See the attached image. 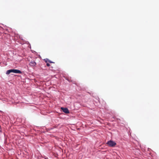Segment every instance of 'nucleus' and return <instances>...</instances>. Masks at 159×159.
<instances>
[{"label":"nucleus","instance_id":"f257e3e1","mask_svg":"<svg viewBox=\"0 0 159 159\" xmlns=\"http://www.w3.org/2000/svg\"><path fill=\"white\" fill-rule=\"evenodd\" d=\"M11 72L20 74H21L22 73L21 72L20 70L17 69H11L8 70L7 71L6 74L9 75Z\"/></svg>","mask_w":159,"mask_h":159},{"label":"nucleus","instance_id":"f03ea898","mask_svg":"<svg viewBox=\"0 0 159 159\" xmlns=\"http://www.w3.org/2000/svg\"><path fill=\"white\" fill-rule=\"evenodd\" d=\"M107 144L110 147H114L116 145V143L112 140H110L107 143Z\"/></svg>","mask_w":159,"mask_h":159},{"label":"nucleus","instance_id":"7ed1b4c3","mask_svg":"<svg viewBox=\"0 0 159 159\" xmlns=\"http://www.w3.org/2000/svg\"><path fill=\"white\" fill-rule=\"evenodd\" d=\"M61 109L62 110L63 112L66 114H68L69 113L68 109L66 108L61 107Z\"/></svg>","mask_w":159,"mask_h":159},{"label":"nucleus","instance_id":"20e7f679","mask_svg":"<svg viewBox=\"0 0 159 159\" xmlns=\"http://www.w3.org/2000/svg\"><path fill=\"white\" fill-rule=\"evenodd\" d=\"M29 64L31 66L34 67L35 66L36 63L34 61H32L30 62Z\"/></svg>","mask_w":159,"mask_h":159},{"label":"nucleus","instance_id":"39448f33","mask_svg":"<svg viewBox=\"0 0 159 159\" xmlns=\"http://www.w3.org/2000/svg\"><path fill=\"white\" fill-rule=\"evenodd\" d=\"M44 61L46 63H47L48 62V61H49V60L48 59H44Z\"/></svg>","mask_w":159,"mask_h":159},{"label":"nucleus","instance_id":"423d86ee","mask_svg":"<svg viewBox=\"0 0 159 159\" xmlns=\"http://www.w3.org/2000/svg\"><path fill=\"white\" fill-rule=\"evenodd\" d=\"M47 66H49L50 65L48 63H47Z\"/></svg>","mask_w":159,"mask_h":159},{"label":"nucleus","instance_id":"0eeeda50","mask_svg":"<svg viewBox=\"0 0 159 159\" xmlns=\"http://www.w3.org/2000/svg\"><path fill=\"white\" fill-rule=\"evenodd\" d=\"M48 62L50 63H54V62H52V61H51L49 60V61H48Z\"/></svg>","mask_w":159,"mask_h":159}]
</instances>
